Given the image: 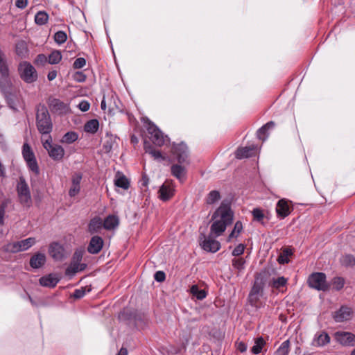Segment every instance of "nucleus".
<instances>
[{
  "label": "nucleus",
  "mask_w": 355,
  "mask_h": 355,
  "mask_svg": "<svg viewBox=\"0 0 355 355\" xmlns=\"http://www.w3.org/2000/svg\"><path fill=\"white\" fill-rule=\"evenodd\" d=\"M212 220L209 234L213 237H218L232 223L233 212L228 205L222 204L213 214Z\"/></svg>",
  "instance_id": "obj_1"
},
{
  "label": "nucleus",
  "mask_w": 355,
  "mask_h": 355,
  "mask_svg": "<svg viewBox=\"0 0 355 355\" xmlns=\"http://www.w3.org/2000/svg\"><path fill=\"white\" fill-rule=\"evenodd\" d=\"M36 125L38 131L42 135H49L52 130L51 119L44 105H39L37 109Z\"/></svg>",
  "instance_id": "obj_2"
},
{
  "label": "nucleus",
  "mask_w": 355,
  "mask_h": 355,
  "mask_svg": "<svg viewBox=\"0 0 355 355\" xmlns=\"http://www.w3.org/2000/svg\"><path fill=\"white\" fill-rule=\"evenodd\" d=\"M17 192L20 203L26 207L32 205V198L29 187L23 177H20L17 185Z\"/></svg>",
  "instance_id": "obj_3"
},
{
  "label": "nucleus",
  "mask_w": 355,
  "mask_h": 355,
  "mask_svg": "<svg viewBox=\"0 0 355 355\" xmlns=\"http://www.w3.org/2000/svg\"><path fill=\"white\" fill-rule=\"evenodd\" d=\"M43 147L47 150L49 157L55 161H60L64 155V150L60 145L53 144L50 135L46 139H42Z\"/></svg>",
  "instance_id": "obj_4"
},
{
  "label": "nucleus",
  "mask_w": 355,
  "mask_h": 355,
  "mask_svg": "<svg viewBox=\"0 0 355 355\" xmlns=\"http://www.w3.org/2000/svg\"><path fill=\"white\" fill-rule=\"evenodd\" d=\"M18 71L21 78L27 83L37 80V73L35 67L28 62H21L19 64Z\"/></svg>",
  "instance_id": "obj_5"
},
{
  "label": "nucleus",
  "mask_w": 355,
  "mask_h": 355,
  "mask_svg": "<svg viewBox=\"0 0 355 355\" xmlns=\"http://www.w3.org/2000/svg\"><path fill=\"white\" fill-rule=\"evenodd\" d=\"M146 128L148 134L150 135V139L156 146H162L169 141L168 137L166 135H164L162 132L150 121L147 123Z\"/></svg>",
  "instance_id": "obj_6"
},
{
  "label": "nucleus",
  "mask_w": 355,
  "mask_h": 355,
  "mask_svg": "<svg viewBox=\"0 0 355 355\" xmlns=\"http://www.w3.org/2000/svg\"><path fill=\"white\" fill-rule=\"evenodd\" d=\"M310 287L318 291H326L328 284L326 281V275L322 272H315L311 275L308 279Z\"/></svg>",
  "instance_id": "obj_7"
},
{
  "label": "nucleus",
  "mask_w": 355,
  "mask_h": 355,
  "mask_svg": "<svg viewBox=\"0 0 355 355\" xmlns=\"http://www.w3.org/2000/svg\"><path fill=\"white\" fill-rule=\"evenodd\" d=\"M159 198L162 201L169 200L175 193V184L171 181H166L159 188Z\"/></svg>",
  "instance_id": "obj_8"
},
{
  "label": "nucleus",
  "mask_w": 355,
  "mask_h": 355,
  "mask_svg": "<svg viewBox=\"0 0 355 355\" xmlns=\"http://www.w3.org/2000/svg\"><path fill=\"white\" fill-rule=\"evenodd\" d=\"M353 313L351 307L342 306L332 313V317L336 322H343L349 320L353 315Z\"/></svg>",
  "instance_id": "obj_9"
},
{
  "label": "nucleus",
  "mask_w": 355,
  "mask_h": 355,
  "mask_svg": "<svg viewBox=\"0 0 355 355\" xmlns=\"http://www.w3.org/2000/svg\"><path fill=\"white\" fill-rule=\"evenodd\" d=\"M173 154L179 163H185L188 156L187 145L184 143H181L175 146L173 148Z\"/></svg>",
  "instance_id": "obj_10"
},
{
  "label": "nucleus",
  "mask_w": 355,
  "mask_h": 355,
  "mask_svg": "<svg viewBox=\"0 0 355 355\" xmlns=\"http://www.w3.org/2000/svg\"><path fill=\"white\" fill-rule=\"evenodd\" d=\"M49 253L55 261H62L65 257L64 248L56 242L49 245Z\"/></svg>",
  "instance_id": "obj_11"
},
{
  "label": "nucleus",
  "mask_w": 355,
  "mask_h": 355,
  "mask_svg": "<svg viewBox=\"0 0 355 355\" xmlns=\"http://www.w3.org/2000/svg\"><path fill=\"white\" fill-rule=\"evenodd\" d=\"M212 236H213L209 235V236L207 238L203 235V241L200 243V245L205 250L210 252H216L220 249V244L218 241L211 238Z\"/></svg>",
  "instance_id": "obj_12"
},
{
  "label": "nucleus",
  "mask_w": 355,
  "mask_h": 355,
  "mask_svg": "<svg viewBox=\"0 0 355 355\" xmlns=\"http://www.w3.org/2000/svg\"><path fill=\"white\" fill-rule=\"evenodd\" d=\"M335 337L343 345H355V335L350 332L338 331L335 334Z\"/></svg>",
  "instance_id": "obj_13"
},
{
  "label": "nucleus",
  "mask_w": 355,
  "mask_h": 355,
  "mask_svg": "<svg viewBox=\"0 0 355 355\" xmlns=\"http://www.w3.org/2000/svg\"><path fill=\"white\" fill-rule=\"evenodd\" d=\"M103 245V241L102 238L98 236H94L91 239L87 250L91 254H97L101 250Z\"/></svg>",
  "instance_id": "obj_14"
},
{
  "label": "nucleus",
  "mask_w": 355,
  "mask_h": 355,
  "mask_svg": "<svg viewBox=\"0 0 355 355\" xmlns=\"http://www.w3.org/2000/svg\"><path fill=\"white\" fill-rule=\"evenodd\" d=\"M257 152L254 145L239 148L236 152V157L238 159L248 158L254 155Z\"/></svg>",
  "instance_id": "obj_15"
},
{
  "label": "nucleus",
  "mask_w": 355,
  "mask_h": 355,
  "mask_svg": "<svg viewBox=\"0 0 355 355\" xmlns=\"http://www.w3.org/2000/svg\"><path fill=\"white\" fill-rule=\"evenodd\" d=\"M46 261V255L43 253L37 252L30 259V266L34 269H38L45 264Z\"/></svg>",
  "instance_id": "obj_16"
},
{
  "label": "nucleus",
  "mask_w": 355,
  "mask_h": 355,
  "mask_svg": "<svg viewBox=\"0 0 355 355\" xmlns=\"http://www.w3.org/2000/svg\"><path fill=\"white\" fill-rule=\"evenodd\" d=\"M59 279L55 275L49 274L48 275L42 277L40 279V284L42 286L53 288L58 283Z\"/></svg>",
  "instance_id": "obj_17"
},
{
  "label": "nucleus",
  "mask_w": 355,
  "mask_h": 355,
  "mask_svg": "<svg viewBox=\"0 0 355 355\" xmlns=\"http://www.w3.org/2000/svg\"><path fill=\"white\" fill-rule=\"evenodd\" d=\"M276 211L282 218L287 216L290 214V208L288 202L285 199H281L278 201Z\"/></svg>",
  "instance_id": "obj_18"
},
{
  "label": "nucleus",
  "mask_w": 355,
  "mask_h": 355,
  "mask_svg": "<svg viewBox=\"0 0 355 355\" xmlns=\"http://www.w3.org/2000/svg\"><path fill=\"white\" fill-rule=\"evenodd\" d=\"M86 268V264L82 263L80 261L72 260L70 266L66 270L67 275H74L78 271H82Z\"/></svg>",
  "instance_id": "obj_19"
},
{
  "label": "nucleus",
  "mask_w": 355,
  "mask_h": 355,
  "mask_svg": "<svg viewBox=\"0 0 355 355\" xmlns=\"http://www.w3.org/2000/svg\"><path fill=\"white\" fill-rule=\"evenodd\" d=\"M114 184L117 187L128 189L130 186V182L124 175L117 173L114 179Z\"/></svg>",
  "instance_id": "obj_20"
},
{
  "label": "nucleus",
  "mask_w": 355,
  "mask_h": 355,
  "mask_svg": "<svg viewBox=\"0 0 355 355\" xmlns=\"http://www.w3.org/2000/svg\"><path fill=\"white\" fill-rule=\"evenodd\" d=\"M119 218L114 215L108 216L103 222V227L106 230H113L119 225Z\"/></svg>",
  "instance_id": "obj_21"
},
{
  "label": "nucleus",
  "mask_w": 355,
  "mask_h": 355,
  "mask_svg": "<svg viewBox=\"0 0 355 355\" xmlns=\"http://www.w3.org/2000/svg\"><path fill=\"white\" fill-rule=\"evenodd\" d=\"M144 149L145 152L150 154L155 159H164V157L162 156L161 152L154 149L149 142L144 141Z\"/></svg>",
  "instance_id": "obj_22"
},
{
  "label": "nucleus",
  "mask_w": 355,
  "mask_h": 355,
  "mask_svg": "<svg viewBox=\"0 0 355 355\" xmlns=\"http://www.w3.org/2000/svg\"><path fill=\"white\" fill-rule=\"evenodd\" d=\"M171 173L180 181H183L186 175V169L181 165L174 164L171 166Z\"/></svg>",
  "instance_id": "obj_23"
},
{
  "label": "nucleus",
  "mask_w": 355,
  "mask_h": 355,
  "mask_svg": "<svg viewBox=\"0 0 355 355\" xmlns=\"http://www.w3.org/2000/svg\"><path fill=\"white\" fill-rule=\"evenodd\" d=\"M103 227L102 220L99 217L94 218L89 224V231L91 234L98 232Z\"/></svg>",
  "instance_id": "obj_24"
},
{
  "label": "nucleus",
  "mask_w": 355,
  "mask_h": 355,
  "mask_svg": "<svg viewBox=\"0 0 355 355\" xmlns=\"http://www.w3.org/2000/svg\"><path fill=\"white\" fill-rule=\"evenodd\" d=\"M275 127V123L272 121H270L267 123L266 125L262 126L261 128H259L257 131V137L262 141H265L268 134L267 133V131L270 129H272Z\"/></svg>",
  "instance_id": "obj_25"
},
{
  "label": "nucleus",
  "mask_w": 355,
  "mask_h": 355,
  "mask_svg": "<svg viewBox=\"0 0 355 355\" xmlns=\"http://www.w3.org/2000/svg\"><path fill=\"white\" fill-rule=\"evenodd\" d=\"M16 53L21 58H26L28 55V49L24 41H19L16 44Z\"/></svg>",
  "instance_id": "obj_26"
},
{
  "label": "nucleus",
  "mask_w": 355,
  "mask_h": 355,
  "mask_svg": "<svg viewBox=\"0 0 355 355\" xmlns=\"http://www.w3.org/2000/svg\"><path fill=\"white\" fill-rule=\"evenodd\" d=\"M78 139V134L74 131H70L63 135L60 139V143L70 144L76 141Z\"/></svg>",
  "instance_id": "obj_27"
},
{
  "label": "nucleus",
  "mask_w": 355,
  "mask_h": 355,
  "mask_svg": "<svg viewBox=\"0 0 355 355\" xmlns=\"http://www.w3.org/2000/svg\"><path fill=\"white\" fill-rule=\"evenodd\" d=\"M20 252L28 250L36 243V240L33 237H30L19 241H17Z\"/></svg>",
  "instance_id": "obj_28"
},
{
  "label": "nucleus",
  "mask_w": 355,
  "mask_h": 355,
  "mask_svg": "<svg viewBox=\"0 0 355 355\" xmlns=\"http://www.w3.org/2000/svg\"><path fill=\"white\" fill-rule=\"evenodd\" d=\"M330 341V338L329 335L324 332L321 333L318 336H317L313 340V345L315 346H323Z\"/></svg>",
  "instance_id": "obj_29"
},
{
  "label": "nucleus",
  "mask_w": 355,
  "mask_h": 355,
  "mask_svg": "<svg viewBox=\"0 0 355 355\" xmlns=\"http://www.w3.org/2000/svg\"><path fill=\"white\" fill-rule=\"evenodd\" d=\"M288 279L284 277H279L277 278H272L270 282V285L276 289H280L286 286Z\"/></svg>",
  "instance_id": "obj_30"
},
{
  "label": "nucleus",
  "mask_w": 355,
  "mask_h": 355,
  "mask_svg": "<svg viewBox=\"0 0 355 355\" xmlns=\"http://www.w3.org/2000/svg\"><path fill=\"white\" fill-rule=\"evenodd\" d=\"M243 230V225L241 221H237L234 227V229L227 237V241L230 242L233 239H236L239 236L240 233Z\"/></svg>",
  "instance_id": "obj_31"
},
{
  "label": "nucleus",
  "mask_w": 355,
  "mask_h": 355,
  "mask_svg": "<svg viewBox=\"0 0 355 355\" xmlns=\"http://www.w3.org/2000/svg\"><path fill=\"white\" fill-rule=\"evenodd\" d=\"M98 121L96 119H92L85 123L84 130L87 132L95 133L98 130Z\"/></svg>",
  "instance_id": "obj_32"
},
{
  "label": "nucleus",
  "mask_w": 355,
  "mask_h": 355,
  "mask_svg": "<svg viewBox=\"0 0 355 355\" xmlns=\"http://www.w3.org/2000/svg\"><path fill=\"white\" fill-rule=\"evenodd\" d=\"M62 59V55L60 51H53L51 54L48 56V63L51 64H55L60 62Z\"/></svg>",
  "instance_id": "obj_33"
},
{
  "label": "nucleus",
  "mask_w": 355,
  "mask_h": 355,
  "mask_svg": "<svg viewBox=\"0 0 355 355\" xmlns=\"http://www.w3.org/2000/svg\"><path fill=\"white\" fill-rule=\"evenodd\" d=\"M23 157L26 162L35 158L33 152L28 144H24L22 149Z\"/></svg>",
  "instance_id": "obj_34"
},
{
  "label": "nucleus",
  "mask_w": 355,
  "mask_h": 355,
  "mask_svg": "<svg viewBox=\"0 0 355 355\" xmlns=\"http://www.w3.org/2000/svg\"><path fill=\"white\" fill-rule=\"evenodd\" d=\"M0 73L3 78L8 76V67L4 58V55L0 51Z\"/></svg>",
  "instance_id": "obj_35"
},
{
  "label": "nucleus",
  "mask_w": 355,
  "mask_h": 355,
  "mask_svg": "<svg viewBox=\"0 0 355 355\" xmlns=\"http://www.w3.org/2000/svg\"><path fill=\"white\" fill-rule=\"evenodd\" d=\"M191 293L198 300H202L206 297L207 293L205 290H200L197 285H193L191 288Z\"/></svg>",
  "instance_id": "obj_36"
},
{
  "label": "nucleus",
  "mask_w": 355,
  "mask_h": 355,
  "mask_svg": "<svg viewBox=\"0 0 355 355\" xmlns=\"http://www.w3.org/2000/svg\"><path fill=\"white\" fill-rule=\"evenodd\" d=\"M49 19V15L44 11L38 12L35 16V21L38 25L45 24Z\"/></svg>",
  "instance_id": "obj_37"
},
{
  "label": "nucleus",
  "mask_w": 355,
  "mask_h": 355,
  "mask_svg": "<svg viewBox=\"0 0 355 355\" xmlns=\"http://www.w3.org/2000/svg\"><path fill=\"white\" fill-rule=\"evenodd\" d=\"M264 345L265 341L261 337L257 338L254 341V346L251 349V352L254 354H259Z\"/></svg>",
  "instance_id": "obj_38"
},
{
  "label": "nucleus",
  "mask_w": 355,
  "mask_h": 355,
  "mask_svg": "<svg viewBox=\"0 0 355 355\" xmlns=\"http://www.w3.org/2000/svg\"><path fill=\"white\" fill-rule=\"evenodd\" d=\"M2 250L6 252L17 253L20 252L18 242L8 243L2 248Z\"/></svg>",
  "instance_id": "obj_39"
},
{
  "label": "nucleus",
  "mask_w": 355,
  "mask_h": 355,
  "mask_svg": "<svg viewBox=\"0 0 355 355\" xmlns=\"http://www.w3.org/2000/svg\"><path fill=\"white\" fill-rule=\"evenodd\" d=\"M51 106L56 111H60V112L67 109V105L58 99H53L51 103Z\"/></svg>",
  "instance_id": "obj_40"
},
{
  "label": "nucleus",
  "mask_w": 355,
  "mask_h": 355,
  "mask_svg": "<svg viewBox=\"0 0 355 355\" xmlns=\"http://www.w3.org/2000/svg\"><path fill=\"white\" fill-rule=\"evenodd\" d=\"M220 199V193L217 191H211L208 194L207 198H206V202L207 204L211 205L215 203L216 201H218Z\"/></svg>",
  "instance_id": "obj_41"
},
{
  "label": "nucleus",
  "mask_w": 355,
  "mask_h": 355,
  "mask_svg": "<svg viewBox=\"0 0 355 355\" xmlns=\"http://www.w3.org/2000/svg\"><path fill=\"white\" fill-rule=\"evenodd\" d=\"M67 35L64 31H58L54 35V40L58 44H62L66 42Z\"/></svg>",
  "instance_id": "obj_42"
},
{
  "label": "nucleus",
  "mask_w": 355,
  "mask_h": 355,
  "mask_svg": "<svg viewBox=\"0 0 355 355\" xmlns=\"http://www.w3.org/2000/svg\"><path fill=\"white\" fill-rule=\"evenodd\" d=\"M340 261L342 264L345 266H352L355 265V258L350 254H346L343 256L341 258Z\"/></svg>",
  "instance_id": "obj_43"
},
{
  "label": "nucleus",
  "mask_w": 355,
  "mask_h": 355,
  "mask_svg": "<svg viewBox=\"0 0 355 355\" xmlns=\"http://www.w3.org/2000/svg\"><path fill=\"white\" fill-rule=\"evenodd\" d=\"M26 162V164L28 167V168L33 172L34 173L35 175H38L39 173H40V169H39V167H38V164H37V160L36 159H31V160H28Z\"/></svg>",
  "instance_id": "obj_44"
},
{
  "label": "nucleus",
  "mask_w": 355,
  "mask_h": 355,
  "mask_svg": "<svg viewBox=\"0 0 355 355\" xmlns=\"http://www.w3.org/2000/svg\"><path fill=\"white\" fill-rule=\"evenodd\" d=\"M113 145H114V140H113L112 137L107 136V137H106V138L103 142V150H105V153H109L113 148Z\"/></svg>",
  "instance_id": "obj_45"
},
{
  "label": "nucleus",
  "mask_w": 355,
  "mask_h": 355,
  "mask_svg": "<svg viewBox=\"0 0 355 355\" xmlns=\"http://www.w3.org/2000/svg\"><path fill=\"white\" fill-rule=\"evenodd\" d=\"M332 284L334 289L339 291L343 288L345 280L342 277H335L333 279Z\"/></svg>",
  "instance_id": "obj_46"
},
{
  "label": "nucleus",
  "mask_w": 355,
  "mask_h": 355,
  "mask_svg": "<svg viewBox=\"0 0 355 355\" xmlns=\"http://www.w3.org/2000/svg\"><path fill=\"white\" fill-rule=\"evenodd\" d=\"M250 294L254 295H263V286L261 285V284L258 283L257 281L254 282V284L250 293Z\"/></svg>",
  "instance_id": "obj_47"
},
{
  "label": "nucleus",
  "mask_w": 355,
  "mask_h": 355,
  "mask_svg": "<svg viewBox=\"0 0 355 355\" xmlns=\"http://www.w3.org/2000/svg\"><path fill=\"white\" fill-rule=\"evenodd\" d=\"M252 213L254 220H255L258 222H261L264 218V214H263L262 210L259 208L254 209L252 210Z\"/></svg>",
  "instance_id": "obj_48"
},
{
  "label": "nucleus",
  "mask_w": 355,
  "mask_h": 355,
  "mask_svg": "<svg viewBox=\"0 0 355 355\" xmlns=\"http://www.w3.org/2000/svg\"><path fill=\"white\" fill-rule=\"evenodd\" d=\"M245 261L242 258L234 259L232 260L233 266L239 270L244 268Z\"/></svg>",
  "instance_id": "obj_49"
},
{
  "label": "nucleus",
  "mask_w": 355,
  "mask_h": 355,
  "mask_svg": "<svg viewBox=\"0 0 355 355\" xmlns=\"http://www.w3.org/2000/svg\"><path fill=\"white\" fill-rule=\"evenodd\" d=\"M86 64V60L83 58H77L73 62V67L75 69H81Z\"/></svg>",
  "instance_id": "obj_50"
},
{
  "label": "nucleus",
  "mask_w": 355,
  "mask_h": 355,
  "mask_svg": "<svg viewBox=\"0 0 355 355\" xmlns=\"http://www.w3.org/2000/svg\"><path fill=\"white\" fill-rule=\"evenodd\" d=\"M80 189V185H76V184H71V188L69 191V195L71 197H74L79 193Z\"/></svg>",
  "instance_id": "obj_51"
},
{
  "label": "nucleus",
  "mask_w": 355,
  "mask_h": 355,
  "mask_svg": "<svg viewBox=\"0 0 355 355\" xmlns=\"http://www.w3.org/2000/svg\"><path fill=\"white\" fill-rule=\"evenodd\" d=\"M245 250V245L243 244L238 245L232 251L233 256H239L242 254Z\"/></svg>",
  "instance_id": "obj_52"
},
{
  "label": "nucleus",
  "mask_w": 355,
  "mask_h": 355,
  "mask_svg": "<svg viewBox=\"0 0 355 355\" xmlns=\"http://www.w3.org/2000/svg\"><path fill=\"white\" fill-rule=\"evenodd\" d=\"M261 297V295H256V294L252 295V294H250L249 295V302H250V304L252 306H257V302L259 300Z\"/></svg>",
  "instance_id": "obj_53"
},
{
  "label": "nucleus",
  "mask_w": 355,
  "mask_h": 355,
  "mask_svg": "<svg viewBox=\"0 0 355 355\" xmlns=\"http://www.w3.org/2000/svg\"><path fill=\"white\" fill-rule=\"evenodd\" d=\"M78 107L83 112H87L90 107V104L87 101H82L79 103Z\"/></svg>",
  "instance_id": "obj_54"
},
{
  "label": "nucleus",
  "mask_w": 355,
  "mask_h": 355,
  "mask_svg": "<svg viewBox=\"0 0 355 355\" xmlns=\"http://www.w3.org/2000/svg\"><path fill=\"white\" fill-rule=\"evenodd\" d=\"M73 77L74 80L78 83L84 82L86 79V76L81 71H77Z\"/></svg>",
  "instance_id": "obj_55"
},
{
  "label": "nucleus",
  "mask_w": 355,
  "mask_h": 355,
  "mask_svg": "<svg viewBox=\"0 0 355 355\" xmlns=\"http://www.w3.org/2000/svg\"><path fill=\"white\" fill-rule=\"evenodd\" d=\"M155 279L158 282H162L165 279V273L162 271H157L154 275Z\"/></svg>",
  "instance_id": "obj_56"
},
{
  "label": "nucleus",
  "mask_w": 355,
  "mask_h": 355,
  "mask_svg": "<svg viewBox=\"0 0 355 355\" xmlns=\"http://www.w3.org/2000/svg\"><path fill=\"white\" fill-rule=\"evenodd\" d=\"M85 288H82L81 289H76L74 291L73 296L75 298H81L85 295Z\"/></svg>",
  "instance_id": "obj_57"
},
{
  "label": "nucleus",
  "mask_w": 355,
  "mask_h": 355,
  "mask_svg": "<svg viewBox=\"0 0 355 355\" xmlns=\"http://www.w3.org/2000/svg\"><path fill=\"white\" fill-rule=\"evenodd\" d=\"M28 4L27 0H15V6L20 9H24Z\"/></svg>",
  "instance_id": "obj_58"
},
{
  "label": "nucleus",
  "mask_w": 355,
  "mask_h": 355,
  "mask_svg": "<svg viewBox=\"0 0 355 355\" xmlns=\"http://www.w3.org/2000/svg\"><path fill=\"white\" fill-rule=\"evenodd\" d=\"M82 180V175L79 173L75 174L72 178L71 184L76 185H80V181Z\"/></svg>",
  "instance_id": "obj_59"
},
{
  "label": "nucleus",
  "mask_w": 355,
  "mask_h": 355,
  "mask_svg": "<svg viewBox=\"0 0 355 355\" xmlns=\"http://www.w3.org/2000/svg\"><path fill=\"white\" fill-rule=\"evenodd\" d=\"M5 206L1 205L0 207V225L4 224Z\"/></svg>",
  "instance_id": "obj_60"
},
{
  "label": "nucleus",
  "mask_w": 355,
  "mask_h": 355,
  "mask_svg": "<svg viewBox=\"0 0 355 355\" xmlns=\"http://www.w3.org/2000/svg\"><path fill=\"white\" fill-rule=\"evenodd\" d=\"M289 259L288 257H286L284 254H281L278 257V262L281 264H284L288 263Z\"/></svg>",
  "instance_id": "obj_61"
},
{
  "label": "nucleus",
  "mask_w": 355,
  "mask_h": 355,
  "mask_svg": "<svg viewBox=\"0 0 355 355\" xmlns=\"http://www.w3.org/2000/svg\"><path fill=\"white\" fill-rule=\"evenodd\" d=\"M82 258H83V252L81 251H76V252H75V253L73 254L72 260L81 262Z\"/></svg>",
  "instance_id": "obj_62"
},
{
  "label": "nucleus",
  "mask_w": 355,
  "mask_h": 355,
  "mask_svg": "<svg viewBox=\"0 0 355 355\" xmlns=\"http://www.w3.org/2000/svg\"><path fill=\"white\" fill-rule=\"evenodd\" d=\"M236 347L241 352H245L247 350V345L243 342L238 343Z\"/></svg>",
  "instance_id": "obj_63"
},
{
  "label": "nucleus",
  "mask_w": 355,
  "mask_h": 355,
  "mask_svg": "<svg viewBox=\"0 0 355 355\" xmlns=\"http://www.w3.org/2000/svg\"><path fill=\"white\" fill-rule=\"evenodd\" d=\"M37 62L40 63L48 62V57L44 54H40L37 57Z\"/></svg>",
  "instance_id": "obj_64"
}]
</instances>
